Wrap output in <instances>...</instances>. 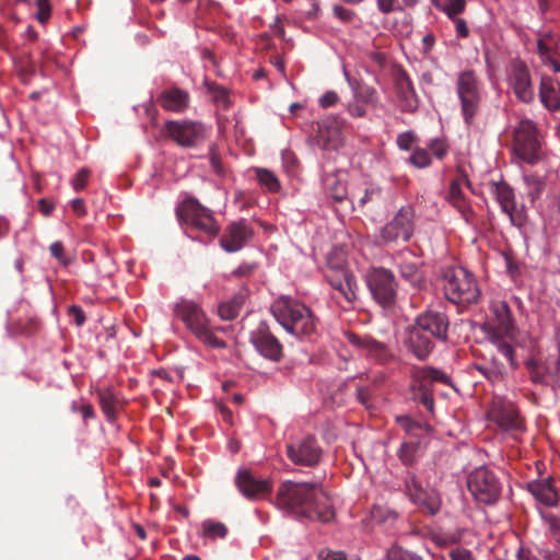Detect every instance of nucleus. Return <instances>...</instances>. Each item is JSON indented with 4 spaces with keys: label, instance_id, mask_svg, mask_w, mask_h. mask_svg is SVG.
<instances>
[{
    "label": "nucleus",
    "instance_id": "1",
    "mask_svg": "<svg viewBox=\"0 0 560 560\" xmlns=\"http://www.w3.org/2000/svg\"><path fill=\"white\" fill-rule=\"evenodd\" d=\"M276 505L285 512L324 523L335 516L329 498L317 483L283 481L277 490Z\"/></svg>",
    "mask_w": 560,
    "mask_h": 560
},
{
    "label": "nucleus",
    "instance_id": "2",
    "mask_svg": "<svg viewBox=\"0 0 560 560\" xmlns=\"http://www.w3.org/2000/svg\"><path fill=\"white\" fill-rule=\"evenodd\" d=\"M489 319L482 325V331L498 351L508 359L512 369H517L518 363L511 345L516 339L517 327L511 308L505 301H492Z\"/></svg>",
    "mask_w": 560,
    "mask_h": 560
},
{
    "label": "nucleus",
    "instance_id": "3",
    "mask_svg": "<svg viewBox=\"0 0 560 560\" xmlns=\"http://www.w3.org/2000/svg\"><path fill=\"white\" fill-rule=\"evenodd\" d=\"M175 316L180 319L187 330L202 345L213 349L226 347L224 340L217 336L218 332H226L228 327L212 326L202 307L194 301L182 300L175 305Z\"/></svg>",
    "mask_w": 560,
    "mask_h": 560
},
{
    "label": "nucleus",
    "instance_id": "4",
    "mask_svg": "<svg viewBox=\"0 0 560 560\" xmlns=\"http://www.w3.org/2000/svg\"><path fill=\"white\" fill-rule=\"evenodd\" d=\"M271 313L277 322L290 334L298 337L311 336L316 331V318L303 303L280 296L271 305Z\"/></svg>",
    "mask_w": 560,
    "mask_h": 560
},
{
    "label": "nucleus",
    "instance_id": "5",
    "mask_svg": "<svg viewBox=\"0 0 560 560\" xmlns=\"http://www.w3.org/2000/svg\"><path fill=\"white\" fill-rule=\"evenodd\" d=\"M443 289L447 300L455 304L476 303L480 296L475 277L463 267L445 271Z\"/></svg>",
    "mask_w": 560,
    "mask_h": 560
},
{
    "label": "nucleus",
    "instance_id": "6",
    "mask_svg": "<svg viewBox=\"0 0 560 560\" xmlns=\"http://www.w3.org/2000/svg\"><path fill=\"white\" fill-rule=\"evenodd\" d=\"M325 278L332 289V299L343 310L353 308L357 300L358 283L354 276L341 262L328 261Z\"/></svg>",
    "mask_w": 560,
    "mask_h": 560
},
{
    "label": "nucleus",
    "instance_id": "7",
    "mask_svg": "<svg viewBox=\"0 0 560 560\" xmlns=\"http://www.w3.org/2000/svg\"><path fill=\"white\" fill-rule=\"evenodd\" d=\"M164 136L182 148L199 147L208 137L207 127L197 120H166Z\"/></svg>",
    "mask_w": 560,
    "mask_h": 560
},
{
    "label": "nucleus",
    "instance_id": "8",
    "mask_svg": "<svg viewBox=\"0 0 560 560\" xmlns=\"http://www.w3.org/2000/svg\"><path fill=\"white\" fill-rule=\"evenodd\" d=\"M456 91L462 113L467 125H471L481 103L480 82L472 70L460 72L456 80Z\"/></svg>",
    "mask_w": 560,
    "mask_h": 560
},
{
    "label": "nucleus",
    "instance_id": "9",
    "mask_svg": "<svg viewBox=\"0 0 560 560\" xmlns=\"http://www.w3.org/2000/svg\"><path fill=\"white\" fill-rule=\"evenodd\" d=\"M514 154L528 164L539 160L540 143L536 125L530 119H522L513 131Z\"/></svg>",
    "mask_w": 560,
    "mask_h": 560
},
{
    "label": "nucleus",
    "instance_id": "10",
    "mask_svg": "<svg viewBox=\"0 0 560 560\" xmlns=\"http://www.w3.org/2000/svg\"><path fill=\"white\" fill-rule=\"evenodd\" d=\"M365 280L373 299L380 305L390 307L395 304L397 282L390 270L383 267L371 268Z\"/></svg>",
    "mask_w": 560,
    "mask_h": 560
},
{
    "label": "nucleus",
    "instance_id": "11",
    "mask_svg": "<svg viewBox=\"0 0 560 560\" xmlns=\"http://www.w3.org/2000/svg\"><path fill=\"white\" fill-rule=\"evenodd\" d=\"M450 381L448 376L436 369L430 366L416 368L412 371V383L411 389L416 398L429 410H433V395L432 385L433 383L447 384Z\"/></svg>",
    "mask_w": 560,
    "mask_h": 560
},
{
    "label": "nucleus",
    "instance_id": "12",
    "mask_svg": "<svg viewBox=\"0 0 560 560\" xmlns=\"http://www.w3.org/2000/svg\"><path fill=\"white\" fill-rule=\"evenodd\" d=\"M467 487L476 501L485 504L494 503L501 492L495 476L486 467L476 468L470 472Z\"/></svg>",
    "mask_w": 560,
    "mask_h": 560
},
{
    "label": "nucleus",
    "instance_id": "13",
    "mask_svg": "<svg viewBox=\"0 0 560 560\" xmlns=\"http://www.w3.org/2000/svg\"><path fill=\"white\" fill-rule=\"evenodd\" d=\"M178 217L198 230L213 237L219 232V225L211 212L201 206L197 199L186 198L177 209Z\"/></svg>",
    "mask_w": 560,
    "mask_h": 560
},
{
    "label": "nucleus",
    "instance_id": "14",
    "mask_svg": "<svg viewBox=\"0 0 560 560\" xmlns=\"http://www.w3.org/2000/svg\"><path fill=\"white\" fill-rule=\"evenodd\" d=\"M415 213L411 207H401L380 232L383 243L407 242L412 236Z\"/></svg>",
    "mask_w": 560,
    "mask_h": 560
},
{
    "label": "nucleus",
    "instance_id": "15",
    "mask_svg": "<svg viewBox=\"0 0 560 560\" xmlns=\"http://www.w3.org/2000/svg\"><path fill=\"white\" fill-rule=\"evenodd\" d=\"M342 126V120L334 116L322 119L316 124L314 143L322 150L337 151L343 145Z\"/></svg>",
    "mask_w": 560,
    "mask_h": 560
},
{
    "label": "nucleus",
    "instance_id": "16",
    "mask_svg": "<svg viewBox=\"0 0 560 560\" xmlns=\"http://www.w3.org/2000/svg\"><path fill=\"white\" fill-rule=\"evenodd\" d=\"M508 82L521 102L530 103L534 100L535 93L530 72L524 61L515 59L511 62L508 71Z\"/></svg>",
    "mask_w": 560,
    "mask_h": 560
},
{
    "label": "nucleus",
    "instance_id": "17",
    "mask_svg": "<svg viewBox=\"0 0 560 560\" xmlns=\"http://www.w3.org/2000/svg\"><path fill=\"white\" fill-rule=\"evenodd\" d=\"M322 447L313 436H305L287 445V456L295 465L316 466L322 458Z\"/></svg>",
    "mask_w": 560,
    "mask_h": 560
},
{
    "label": "nucleus",
    "instance_id": "18",
    "mask_svg": "<svg viewBox=\"0 0 560 560\" xmlns=\"http://www.w3.org/2000/svg\"><path fill=\"white\" fill-rule=\"evenodd\" d=\"M253 236V230L241 220L229 224L220 240L221 247L228 253L240 250Z\"/></svg>",
    "mask_w": 560,
    "mask_h": 560
},
{
    "label": "nucleus",
    "instance_id": "19",
    "mask_svg": "<svg viewBox=\"0 0 560 560\" xmlns=\"http://www.w3.org/2000/svg\"><path fill=\"white\" fill-rule=\"evenodd\" d=\"M236 485L240 491L252 500L265 499L271 492V483L269 480L257 479L247 470L237 474Z\"/></svg>",
    "mask_w": 560,
    "mask_h": 560
},
{
    "label": "nucleus",
    "instance_id": "20",
    "mask_svg": "<svg viewBox=\"0 0 560 560\" xmlns=\"http://www.w3.org/2000/svg\"><path fill=\"white\" fill-rule=\"evenodd\" d=\"M415 325L434 338L446 339L448 320L444 313L428 311L418 316Z\"/></svg>",
    "mask_w": 560,
    "mask_h": 560
},
{
    "label": "nucleus",
    "instance_id": "21",
    "mask_svg": "<svg viewBox=\"0 0 560 560\" xmlns=\"http://www.w3.org/2000/svg\"><path fill=\"white\" fill-rule=\"evenodd\" d=\"M158 103L164 110L184 113L189 107L190 95L186 90L171 86L160 93Z\"/></svg>",
    "mask_w": 560,
    "mask_h": 560
},
{
    "label": "nucleus",
    "instance_id": "22",
    "mask_svg": "<svg viewBox=\"0 0 560 560\" xmlns=\"http://www.w3.org/2000/svg\"><path fill=\"white\" fill-rule=\"evenodd\" d=\"M406 490L410 500L423 511L429 514H435L439 511V501L422 488L415 476H409L406 479Z\"/></svg>",
    "mask_w": 560,
    "mask_h": 560
},
{
    "label": "nucleus",
    "instance_id": "23",
    "mask_svg": "<svg viewBox=\"0 0 560 560\" xmlns=\"http://www.w3.org/2000/svg\"><path fill=\"white\" fill-rule=\"evenodd\" d=\"M492 413L495 422L503 430L522 431L524 429L518 410L512 402L500 404L493 408Z\"/></svg>",
    "mask_w": 560,
    "mask_h": 560
},
{
    "label": "nucleus",
    "instance_id": "24",
    "mask_svg": "<svg viewBox=\"0 0 560 560\" xmlns=\"http://www.w3.org/2000/svg\"><path fill=\"white\" fill-rule=\"evenodd\" d=\"M407 346L412 353L420 360H424L433 350L432 336L420 330L419 327L412 325L407 331Z\"/></svg>",
    "mask_w": 560,
    "mask_h": 560
},
{
    "label": "nucleus",
    "instance_id": "25",
    "mask_svg": "<svg viewBox=\"0 0 560 560\" xmlns=\"http://www.w3.org/2000/svg\"><path fill=\"white\" fill-rule=\"evenodd\" d=\"M257 351L265 358L279 361L282 357V346L278 339L265 329H259L253 337Z\"/></svg>",
    "mask_w": 560,
    "mask_h": 560
},
{
    "label": "nucleus",
    "instance_id": "26",
    "mask_svg": "<svg viewBox=\"0 0 560 560\" xmlns=\"http://www.w3.org/2000/svg\"><path fill=\"white\" fill-rule=\"evenodd\" d=\"M491 192L502 211L509 215L511 222L513 224H521L515 215L516 202L513 189L505 183H495L492 185Z\"/></svg>",
    "mask_w": 560,
    "mask_h": 560
},
{
    "label": "nucleus",
    "instance_id": "27",
    "mask_svg": "<svg viewBox=\"0 0 560 560\" xmlns=\"http://www.w3.org/2000/svg\"><path fill=\"white\" fill-rule=\"evenodd\" d=\"M539 97L541 103L551 112L560 110V90L555 80L542 74L539 85Z\"/></svg>",
    "mask_w": 560,
    "mask_h": 560
},
{
    "label": "nucleus",
    "instance_id": "28",
    "mask_svg": "<svg viewBox=\"0 0 560 560\" xmlns=\"http://www.w3.org/2000/svg\"><path fill=\"white\" fill-rule=\"evenodd\" d=\"M348 340L351 345L363 350L368 355L374 358L375 360L384 361L388 355L387 347L383 342L376 341L369 336L362 337L350 334L348 336Z\"/></svg>",
    "mask_w": 560,
    "mask_h": 560
},
{
    "label": "nucleus",
    "instance_id": "29",
    "mask_svg": "<svg viewBox=\"0 0 560 560\" xmlns=\"http://www.w3.org/2000/svg\"><path fill=\"white\" fill-rule=\"evenodd\" d=\"M447 199L452 206L458 210L466 222H470L472 220L474 211L465 198L459 180H453L451 183Z\"/></svg>",
    "mask_w": 560,
    "mask_h": 560
},
{
    "label": "nucleus",
    "instance_id": "30",
    "mask_svg": "<svg viewBox=\"0 0 560 560\" xmlns=\"http://www.w3.org/2000/svg\"><path fill=\"white\" fill-rule=\"evenodd\" d=\"M528 490L537 501L547 506H553L558 502L557 492L549 480L533 481L528 485Z\"/></svg>",
    "mask_w": 560,
    "mask_h": 560
},
{
    "label": "nucleus",
    "instance_id": "31",
    "mask_svg": "<svg viewBox=\"0 0 560 560\" xmlns=\"http://www.w3.org/2000/svg\"><path fill=\"white\" fill-rule=\"evenodd\" d=\"M398 96L401 107L406 112H413L418 107V97L408 78H402L397 82Z\"/></svg>",
    "mask_w": 560,
    "mask_h": 560
},
{
    "label": "nucleus",
    "instance_id": "32",
    "mask_svg": "<svg viewBox=\"0 0 560 560\" xmlns=\"http://www.w3.org/2000/svg\"><path fill=\"white\" fill-rule=\"evenodd\" d=\"M325 185L328 196L337 202H341L350 196L346 180L338 174L327 176Z\"/></svg>",
    "mask_w": 560,
    "mask_h": 560
},
{
    "label": "nucleus",
    "instance_id": "33",
    "mask_svg": "<svg viewBox=\"0 0 560 560\" xmlns=\"http://www.w3.org/2000/svg\"><path fill=\"white\" fill-rule=\"evenodd\" d=\"M380 196L381 188L374 185H369L363 188L352 189L350 192V200L353 205L357 203L359 208H363L369 202L377 200Z\"/></svg>",
    "mask_w": 560,
    "mask_h": 560
},
{
    "label": "nucleus",
    "instance_id": "34",
    "mask_svg": "<svg viewBox=\"0 0 560 560\" xmlns=\"http://www.w3.org/2000/svg\"><path fill=\"white\" fill-rule=\"evenodd\" d=\"M98 399L106 419L114 422L118 415V398L110 389L98 392Z\"/></svg>",
    "mask_w": 560,
    "mask_h": 560
},
{
    "label": "nucleus",
    "instance_id": "35",
    "mask_svg": "<svg viewBox=\"0 0 560 560\" xmlns=\"http://www.w3.org/2000/svg\"><path fill=\"white\" fill-rule=\"evenodd\" d=\"M536 382H547L560 387V357L545 363L544 373L538 371L534 376Z\"/></svg>",
    "mask_w": 560,
    "mask_h": 560
},
{
    "label": "nucleus",
    "instance_id": "36",
    "mask_svg": "<svg viewBox=\"0 0 560 560\" xmlns=\"http://www.w3.org/2000/svg\"><path fill=\"white\" fill-rule=\"evenodd\" d=\"M245 294L238 293L232 300L222 302L218 307L219 316L224 320L234 319L245 303Z\"/></svg>",
    "mask_w": 560,
    "mask_h": 560
},
{
    "label": "nucleus",
    "instance_id": "37",
    "mask_svg": "<svg viewBox=\"0 0 560 560\" xmlns=\"http://www.w3.org/2000/svg\"><path fill=\"white\" fill-rule=\"evenodd\" d=\"M399 272L400 276L410 282L412 285H420L423 280L422 272L420 271L418 265L412 261L402 258L399 262Z\"/></svg>",
    "mask_w": 560,
    "mask_h": 560
},
{
    "label": "nucleus",
    "instance_id": "38",
    "mask_svg": "<svg viewBox=\"0 0 560 560\" xmlns=\"http://www.w3.org/2000/svg\"><path fill=\"white\" fill-rule=\"evenodd\" d=\"M436 8L443 11L448 18L455 19L466 7L465 0H443L435 2Z\"/></svg>",
    "mask_w": 560,
    "mask_h": 560
},
{
    "label": "nucleus",
    "instance_id": "39",
    "mask_svg": "<svg viewBox=\"0 0 560 560\" xmlns=\"http://www.w3.org/2000/svg\"><path fill=\"white\" fill-rule=\"evenodd\" d=\"M256 174L259 184L264 186L268 191L277 192L280 189V183L272 172L259 168L257 170Z\"/></svg>",
    "mask_w": 560,
    "mask_h": 560
},
{
    "label": "nucleus",
    "instance_id": "40",
    "mask_svg": "<svg viewBox=\"0 0 560 560\" xmlns=\"http://www.w3.org/2000/svg\"><path fill=\"white\" fill-rule=\"evenodd\" d=\"M387 560H422V557L394 544L386 553Z\"/></svg>",
    "mask_w": 560,
    "mask_h": 560
},
{
    "label": "nucleus",
    "instance_id": "41",
    "mask_svg": "<svg viewBox=\"0 0 560 560\" xmlns=\"http://www.w3.org/2000/svg\"><path fill=\"white\" fill-rule=\"evenodd\" d=\"M203 535L209 538H223L228 533V528L223 523L207 521L202 524Z\"/></svg>",
    "mask_w": 560,
    "mask_h": 560
},
{
    "label": "nucleus",
    "instance_id": "42",
    "mask_svg": "<svg viewBox=\"0 0 560 560\" xmlns=\"http://www.w3.org/2000/svg\"><path fill=\"white\" fill-rule=\"evenodd\" d=\"M418 443L413 441L404 442L399 448L398 456L405 465H411L417 455Z\"/></svg>",
    "mask_w": 560,
    "mask_h": 560
},
{
    "label": "nucleus",
    "instance_id": "43",
    "mask_svg": "<svg viewBox=\"0 0 560 560\" xmlns=\"http://www.w3.org/2000/svg\"><path fill=\"white\" fill-rule=\"evenodd\" d=\"M409 162L418 168H424L430 166L431 156L427 149L416 148L409 158Z\"/></svg>",
    "mask_w": 560,
    "mask_h": 560
},
{
    "label": "nucleus",
    "instance_id": "44",
    "mask_svg": "<svg viewBox=\"0 0 560 560\" xmlns=\"http://www.w3.org/2000/svg\"><path fill=\"white\" fill-rule=\"evenodd\" d=\"M428 148L432 155L438 160H443L447 155L450 150L448 143L443 138L432 139L429 142Z\"/></svg>",
    "mask_w": 560,
    "mask_h": 560
},
{
    "label": "nucleus",
    "instance_id": "45",
    "mask_svg": "<svg viewBox=\"0 0 560 560\" xmlns=\"http://www.w3.org/2000/svg\"><path fill=\"white\" fill-rule=\"evenodd\" d=\"M524 180L533 198H537L545 188L544 180L537 175H525Z\"/></svg>",
    "mask_w": 560,
    "mask_h": 560
},
{
    "label": "nucleus",
    "instance_id": "46",
    "mask_svg": "<svg viewBox=\"0 0 560 560\" xmlns=\"http://www.w3.org/2000/svg\"><path fill=\"white\" fill-rule=\"evenodd\" d=\"M37 8L36 19L39 23L45 24L51 15L50 0H35Z\"/></svg>",
    "mask_w": 560,
    "mask_h": 560
},
{
    "label": "nucleus",
    "instance_id": "47",
    "mask_svg": "<svg viewBox=\"0 0 560 560\" xmlns=\"http://www.w3.org/2000/svg\"><path fill=\"white\" fill-rule=\"evenodd\" d=\"M539 58L541 60V63L551 67L553 72H560V55L557 48L552 49L550 52H547L546 55L540 56Z\"/></svg>",
    "mask_w": 560,
    "mask_h": 560
},
{
    "label": "nucleus",
    "instance_id": "48",
    "mask_svg": "<svg viewBox=\"0 0 560 560\" xmlns=\"http://www.w3.org/2000/svg\"><path fill=\"white\" fill-rule=\"evenodd\" d=\"M544 521L548 525L550 535L560 545V518L552 514H546L544 515Z\"/></svg>",
    "mask_w": 560,
    "mask_h": 560
},
{
    "label": "nucleus",
    "instance_id": "49",
    "mask_svg": "<svg viewBox=\"0 0 560 560\" xmlns=\"http://www.w3.org/2000/svg\"><path fill=\"white\" fill-rule=\"evenodd\" d=\"M334 15L343 23H351L357 19V14L353 10L345 8L342 5H334Z\"/></svg>",
    "mask_w": 560,
    "mask_h": 560
},
{
    "label": "nucleus",
    "instance_id": "50",
    "mask_svg": "<svg viewBox=\"0 0 560 560\" xmlns=\"http://www.w3.org/2000/svg\"><path fill=\"white\" fill-rule=\"evenodd\" d=\"M396 421L399 427L408 434H415V431L421 430L423 428L422 424L413 421L407 416H399L396 418Z\"/></svg>",
    "mask_w": 560,
    "mask_h": 560
},
{
    "label": "nucleus",
    "instance_id": "51",
    "mask_svg": "<svg viewBox=\"0 0 560 560\" xmlns=\"http://www.w3.org/2000/svg\"><path fill=\"white\" fill-rule=\"evenodd\" d=\"M90 175H91V171L90 170L81 168L77 173L74 179L72 180L73 189L77 190V191H80V190L84 189L86 184H88V182H89Z\"/></svg>",
    "mask_w": 560,
    "mask_h": 560
},
{
    "label": "nucleus",
    "instance_id": "52",
    "mask_svg": "<svg viewBox=\"0 0 560 560\" xmlns=\"http://www.w3.org/2000/svg\"><path fill=\"white\" fill-rule=\"evenodd\" d=\"M556 48V42L550 36H544L538 38L537 40V52L540 56L546 55L547 52H550L552 49Z\"/></svg>",
    "mask_w": 560,
    "mask_h": 560
},
{
    "label": "nucleus",
    "instance_id": "53",
    "mask_svg": "<svg viewBox=\"0 0 560 560\" xmlns=\"http://www.w3.org/2000/svg\"><path fill=\"white\" fill-rule=\"evenodd\" d=\"M49 252L51 256L59 260L62 265H69L70 261L65 255V247L61 242H54L49 247Z\"/></svg>",
    "mask_w": 560,
    "mask_h": 560
},
{
    "label": "nucleus",
    "instance_id": "54",
    "mask_svg": "<svg viewBox=\"0 0 560 560\" xmlns=\"http://www.w3.org/2000/svg\"><path fill=\"white\" fill-rule=\"evenodd\" d=\"M371 517L372 520L381 523L386 521L388 517H396V514L389 510H386L382 506L374 505L371 509Z\"/></svg>",
    "mask_w": 560,
    "mask_h": 560
},
{
    "label": "nucleus",
    "instance_id": "55",
    "mask_svg": "<svg viewBox=\"0 0 560 560\" xmlns=\"http://www.w3.org/2000/svg\"><path fill=\"white\" fill-rule=\"evenodd\" d=\"M416 141V136L411 131L402 132L397 137V145L402 150H410Z\"/></svg>",
    "mask_w": 560,
    "mask_h": 560
},
{
    "label": "nucleus",
    "instance_id": "56",
    "mask_svg": "<svg viewBox=\"0 0 560 560\" xmlns=\"http://www.w3.org/2000/svg\"><path fill=\"white\" fill-rule=\"evenodd\" d=\"M376 2L378 10L384 14H388L396 10H401V7L397 0H377Z\"/></svg>",
    "mask_w": 560,
    "mask_h": 560
},
{
    "label": "nucleus",
    "instance_id": "57",
    "mask_svg": "<svg viewBox=\"0 0 560 560\" xmlns=\"http://www.w3.org/2000/svg\"><path fill=\"white\" fill-rule=\"evenodd\" d=\"M71 409L75 412H80L85 421L94 418L95 416L94 408L91 404H82L81 406H78L77 402H72Z\"/></svg>",
    "mask_w": 560,
    "mask_h": 560
},
{
    "label": "nucleus",
    "instance_id": "58",
    "mask_svg": "<svg viewBox=\"0 0 560 560\" xmlns=\"http://www.w3.org/2000/svg\"><path fill=\"white\" fill-rule=\"evenodd\" d=\"M69 315L74 319L77 326H82L86 319L82 308L77 305L69 307Z\"/></svg>",
    "mask_w": 560,
    "mask_h": 560
},
{
    "label": "nucleus",
    "instance_id": "59",
    "mask_svg": "<svg viewBox=\"0 0 560 560\" xmlns=\"http://www.w3.org/2000/svg\"><path fill=\"white\" fill-rule=\"evenodd\" d=\"M338 95L337 93L332 91L326 92L322 97L319 98V105L323 108H328L330 106H334L338 102Z\"/></svg>",
    "mask_w": 560,
    "mask_h": 560
},
{
    "label": "nucleus",
    "instance_id": "60",
    "mask_svg": "<svg viewBox=\"0 0 560 560\" xmlns=\"http://www.w3.org/2000/svg\"><path fill=\"white\" fill-rule=\"evenodd\" d=\"M451 560H474L471 552L467 549L456 548L450 552Z\"/></svg>",
    "mask_w": 560,
    "mask_h": 560
},
{
    "label": "nucleus",
    "instance_id": "61",
    "mask_svg": "<svg viewBox=\"0 0 560 560\" xmlns=\"http://www.w3.org/2000/svg\"><path fill=\"white\" fill-rule=\"evenodd\" d=\"M455 23V27H456V34L458 37H462V38H465L469 35V30L466 25V22L465 20L460 19V18H455V19H452Z\"/></svg>",
    "mask_w": 560,
    "mask_h": 560
},
{
    "label": "nucleus",
    "instance_id": "62",
    "mask_svg": "<svg viewBox=\"0 0 560 560\" xmlns=\"http://www.w3.org/2000/svg\"><path fill=\"white\" fill-rule=\"evenodd\" d=\"M348 110H349L350 115L355 118H361V117L365 116V114H366L365 106L362 104H359V103L349 104Z\"/></svg>",
    "mask_w": 560,
    "mask_h": 560
},
{
    "label": "nucleus",
    "instance_id": "63",
    "mask_svg": "<svg viewBox=\"0 0 560 560\" xmlns=\"http://www.w3.org/2000/svg\"><path fill=\"white\" fill-rule=\"evenodd\" d=\"M72 210L79 215L82 217L85 214V206L84 201L80 198L72 200L71 202Z\"/></svg>",
    "mask_w": 560,
    "mask_h": 560
},
{
    "label": "nucleus",
    "instance_id": "64",
    "mask_svg": "<svg viewBox=\"0 0 560 560\" xmlns=\"http://www.w3.org/2000/svg\"><path fill=\"white\" fill-rule=\"evenodd\" d=\"M539 553L544 558V560H560V553L555 550L541 549Z\"/></svg>",
    "mask_w": 560,
    "mask_h": 560
}]
</instances>
